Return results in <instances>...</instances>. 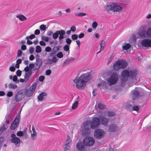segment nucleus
<instances>
[{
  "label": "nucleus",
  "instance_id": "1",
  "mask_svg": "<svg viewBox=\"0 0 151 151\" xmlns=\"http://www.w3.org/2000/svg\"><path fill=\"white\" fill-rule=\"evenodd\" d=\"M92 77L89 72L82 74L79 77L76 76L73 81L76 84V87L79 89L84 88L86 86V83L90 80Z\"/></svg>",
  "mask_w": 151,
  "mask_h": 151
},
{
  "label": "nucleus",
  "instance_id": "2",
  "mask_svg": "<svg viewBox=\"0 0 151 151\" xmlns=\"http://www.w3.org/2000/svg\"><path fill=\"white\" fill-rule=\"evenodd\" d=\"M104 9L106 11L109 13L111 12H119L123 9V8L120 6L117 5L114 2L107 3L104 7Z\"/></svg>",
  "mask_w": 151,
  "mask_h": 151
},
{
  "label": "nucleus",
  "instance_id": "3",
  "mask_svg": "<svg viewBox=\"0 0 151 151\" xmlns=\"http://www.w3.org/2000/svg\"><path fill=\"white\" fill-rule=\"evenodd\" d=\"M122 73L128 78H130L133 81L132 83L136 82L137 81L136 76L138 74L137 70L135 69H125L123 70Z\"/></svg>",
  "mask_w": 151,
  "mask_h": 151
},
{
  "label": "nucleus",
  "instance_id": "4",
  "mask_svg": "<svg viewBox=\"0 0 151 151\" xmlns=\"http://www.w3.org/2000/svg\"><path fill=\"white\" fill-rule=\"evenodd\" d=\"M36 86V84L33 83L29 88L27 89H22V90L24 92L23 93L25 96L26 95L28 97L31 96L34 92Z\"/></svg>",
  "mask_w": 151,
  "mask_h": 151
},
{
  "label": "nucleus",
  "instance_id": "5",
  "mask_svg": "<svg viewBox=\"0 0 151 151\" xmlns=\"http://www.w3.org/2000/svg\"><path fill=\"white\" fill-rule=\"evenodd\" d=\"M139 36L142 38L150 37L151 38V27L148 28L147 31L142 30L139 32Z\"/></svg>",
  "mask_w": 151,
  "mask_h": 151
},
{
  "label": "nucleus",
  "instance_id": "6",
  "mask_svg": "<svg viewBox=\"0 0 151 151\" xmlns=\"http://www.w3.org/2000/svg\"><path fill=\"white\" fill-rule=\"evenodd\" d=\"M118 80V76L117 73L114 72L110 78H108L107 81L110 86L116 83Z\"/></svg>",
  "mask_w": 151,
  "mask_h": 151
},
{
  "label": "nucleus",
  "instance_id": "7",
  "mask_svg": "<svg viewBox=\"0 0 151 151\" xmlns=\"http://www.w3.org/2000/svg\"><path fill=\"white\" fill-rule=\"evenodd\" d=\"M89 122L86 121L83 123L82 127V130L83 134L85 135H89L90 132Z\"/></svg>",
  "mask_w": 151,
  "mask_h": 151
},
{
  "label": "nucleus",
  "instance_id": "8",
  "mask_svg": "<svg viewBox=\"0 0 151 151\" xmlns=\"http://www.w3.org/2000/svg\"><path fill=\"white\" fill-rule=\"evenodd\" d=\"M106 135L105 132L102 129H96L94 132V136L97 139H100L104 137Z\"/></svg>",
  "mask_w": 151,
  "mask_h": 151
},
{
  "label": "nucleus",
  "instance_id": "9",
  "mask_svg": "<svg viewBox=\"0 0 151 151\" xmlns=\"http://www.w3.org/2000/svg\"><path fill=\"white\" fill-rule=\"evenodd\" d=\"M95 143L94 139L91 137H87L85 138L83 141V143L85 146L90 147L93 145Z\"/></svg>",
  "mask_w": 151,
  "mask_h": 151
},
{
  "label": "nucleus",
  "instance_id": "10",
  "mask_svg": "<svg viewBox=\"0 0 151 151\" xmlns=\"http://www.w3.org/2000/svg\"><path fill=\"white\" fill-rule=\"evenodd\" d=\"M100 123L99 119L97 117L93 118L91 122H90L91 128L94 129L99 127Z\"/></svg>",
  "mask_w": 151,
  "mask_h": 151
},
{
  "label": "nucleus",
  "instance_id": "11",
  "mask_svg": "<svg viewBox=\"0 0 151 151\" xmlns=\"http://www.w3.org/2000/svg\"><path fill=\"white\" fill-rule=\"evenodd\" d=\"M20 114H18L16 116L15 119L12 123L10 128L12 130H14L18 127L20 121Z\"/></svg>",
  "mask_w": 151,
  "mask_h": 151
},
{
  "label": "nucleus",
  "instance_id": "12",
  "mask_svg": "<svg viewBox=\"0 0 151 151\" xmlns=\"http://www.w3.org/2000/svg\"><path fill=\"white\" fill-rule=\"evenodd\" d=\"M24 92L22 89L18 91L15 95L14 99L17 102H18L21 101L25 97L23 93Z\"/></svg>",
  "mask_w": 151,
  "mask_h": 151
},
{
  "label": "nucleus",
  "instance_id": "13",
  "mask_svg": "<svg viewBox=\"0 0 151 151\" xmlns=\"http://www.w3.org/2000/svg\"><path fill=\"white\" fill-rule=\"evenodd\" d=\"M12 138L11 140L12 142L17 147L19 146L20 144V140L19 138L16 137V135L14 133L12 134L11 135Z\"/></svg>",
  "mask_w": 151,
  "mask_h": 151
},
{
  "label": "nucleus",
  "instance_id": "14",
  "mask_svg": "<svg viewBox=\"0 0 151 151\" xmlns=\"http://www.w3.org/2000/svg\"><path fill=\"white\" fill-rule=\"evenodd\" d=\"M142 46L145 47H151V39H144L141 41Z\"/></svg>",
  "mask_w": 151,
  "mask_h": 151
},
{
  "label": "nucleus",
  "instance_id": "15",
  "mask_svg": "<svg viewBox=\"0 0 151 151\" xmlns=\"http://www.w3.org/2000/svg\"><path fill=\"white\" fill-rule=\"evenodd\" d=\"M118 127L117 125L115 124H111L109 125L108 131L109 133L116 132L118 131Z\"/></svg>",
  "mask_w": 151,
  "mask_h": 151
},
{
  "label": "nucleus",
  "instance_id": "16",
  "mask_svg": "<svg viewBox=\"0 0 151 151\" xmlns=\"http://www.w3.org/2000/svg\"><path fill=\"white\" fill-rule=\"evenodd\" d=\"M72 142V140L69 136H67V139L66 142V143L64 147V151H70V144Z\"/></svg>",
  "mask_w": 151,
  "mask_h": 151
},
{
  "label": "nucleus",
  "instance_id": "17",
  "mask_svg": "<svg viewBox=\"0 0 151 151\" xmlns=\"http://www.w3.org/2000/svg\"><path fill=\"white\" fill-rule=\"evenodd\" d=\"M101 121V124L104 126L107 125L109 122V119L108 118L101 115L99 116V118Z\"/></svg>",
  "mask_w": 151,
  "mask_h": 151
},
{
  "label": "nucleus",
  "instance_id": "18",
  "mask_svg": "<svg viewBox=\"0 0 151 151\" xmlns=\"http://www.w3.org/2000/svg\"><path fill=\"white\" fill-rule=\"evenodd\" d=\"M118 61L121 69H124L127 66V62L126 60H121Z\"/></svg>",
  "mask_w": 151,
  "mask_h": 151
},
{
  "label": "nucleus",
  "instance_id": "19",
  "mask_svg": "<svg viewBox=\"0 0 151 151\" xmlns=\"http://www.w3.org/2000/svg\"><path fill=\"white\" fill-rule=\"evenodd\" d=\"M121 76L120 80V84L123 86H125L126 82L128 78L122 73H121Z\"/></svg>",
  "mask_w": 151,
  "mask_h": 151
},
{
  "label": "nucleus",
  "instance_id": "20",
  "mask_svg": "<svg viewBox=\"0 0 151 151\" xmlns=\"http://www.w3.org/2000/svg\"><path fill=\"white\" fill-rule=\"evenodd\" d=\"M42 63V59L36 60L35 63V66L34 68V70L39 69Z\"/></svg>",
  "mask_w": 151,
  "mask_h": 151
},
{
  "label": "nucleus",
  "instance_id": "21",
  "mask_svg": "<svg viewBox=\"0 0 151 151\" xmlns=\"http://www.w3.org/2000/svg\"><path fill=\"white\" fill-rule=\"evenodd\" d=\"M81 142L79 141L76 144V147L79 151L85 150V145Z\"/></svg>",
  "mask_w": 151,
  "mask_h": 151
},
{
  "label": "nucleus",
  "instance_id": "22",
  "mask_svg": "<svg viewBox=\"0 0 151 151\" xmlns=\"http://www.w3.org/2000/svg\"><path fill=\"white\" fill-rule=\"evenodd\" d=\"M75 60V58L73 57L67 58L63 64V66L64 67L66 65L73 62Z\"/></svg>",
  "mask_w": 151,
  "mask_h": 151
},
{
  "label": "nucleus",
  "instance_id": "23",
  "mask_svg": "<svg viewBox=\"0 0 151 151\" xmlns=\"http://www.w3.org/2000/svg\"><path fill=\"white\" fill-rule=\"evenodd\" d=\"M98 86L101 89L104 88L105 89H107L108 88V84L105 81H101L100 83H99Z\"/></svg>",
  "mask_w": 151,
  "mask_h": 151
},
{
  "label": "nucleus",
  "instance_id": "24",
  "mask_svg": "<svg viewBox=\"0 0 151 151\" xmlns=\"http://www.w3.org/2000/svg\"><path fill=\"white\" fill-rule=\"evenodd\" d=\"M58 61V59L55 57L53 56L52 59H48L46 63L47 64L50 65L53 63H55Z\"/></svg>",
  "mask_w": 151,
  "mask_h": 151
},
{
  "label": "nucleus",
  "instance_id": "25",
  "mask_svg": "<svg viewBox=\"0 0 151 151\" xmlns=\"http://www.w3.org/2000/svg\"><path fill=\"white\" fill-rule=\"evenodd\" d=\"M58 31L59 35H60V36L58 37V39L59 40H60L65 37V36H64L65 33V30L62 29Z\"/></svg>",
  "mask_w": 151,
  "mask_h": 151
},
{
  "label": "nucleus",
  "instance_id": "26",
  "mask_svg": "<svg viewBox=\"0 0 151 151\" xmlns=\"http://www.w3.org/2000/svg\"><path fill=\"white\" fill-rule=\"evenodd\" d=\"M137 88H135V89L133 90L132 91V95L133 98L134 99L138 97L139 95V91L137 90Z\"/></svg>",
  "mask_w": 151,
  "mask_h": 151
},
{
  "label": "nucleus",
  "instance_id": "27",
  "mask_svg": "<svg viewBox=\"0 0 151 151\" xmlns=\"http://www.w3.org/2000/svg\"><path fill=\"white\" fill-rule=\"evenodd\" d=\"M95 107L96 110H98V109L102 110L105 108L106 106L102 103H99L97 105L96 104Z\"/></svg>",
  "mask_w": 151,
  "mask_h": 151
},
{
  "label": "nucleus",
  "instance_id": "28",
  "mask_svg": "<svg viewBox=\"0 0 151 151\" xmlns=\"http://www.w3.org/2000/svg\"><path fill=\"white\" fill-rule=\"evenodd\" d=\"M17 135L18 136H23L24 138L26 139L28 137V135L27 134L24 133L22 131H18L17 133Z\"/></svg>",
  "mask_w": 151,
  "mask_h": 151
},
{
  "label": "nucleus",
  "instance_id": "29",
  "mask_svg": "<svg viewBox=\"0 0 151 151\" xmlns=\"http://www.w3.org/2000/svg\"><path fill=\"white\" fill-rule=\"evenodd\" d=\"M113 67L114 70L116 71L118 70L119 69H121L118 60L116 61L115 63H114Z\"/></svg>",
  "mask_w": 151,
  "mask_h": 151
},
{
  "label": "nucleus",
  "instance_id": "30",
  "mask_svg": "<svg viewBox=\"0 0 151 151\" xmlns=\"http://www.w3.org/2000/svg\"><path fill=\"white\" fill-rule=\"evenodd\" d=\"M56 47H55L52 48L50 54V57L54 56L58 52V48H57Z\"/></svg>",
  "mask_w": 151,
  "mask_h": 151
},
{
  "label": "nucleus",
  "instance_id": "31",
  "mask_svg": "<svg viewBox=\"0 0 151 151\" xmlns=\"http://www.w3.org/2000/svg\"><path fill=\"white\" fill-rule=\"evenodd\" d=\"M47 96V94L44 92H42L38 96V99L40 101H41L43 100L44 96Z\"/></svg>",
  "mask_w": 151,
  "mask_h": 151
},
{
  "label": "nucleus",
  "instance_id": "32",
  "mask_svg": "<svg viewBox=\"0 0 151 151\" xmlns=\"http://www.w3.org/2000/svg\"><path fill=\"white\" fill-rule=\"evenodd\" d=\"M32 72L30 71L29 72H26L25 74L24 79L25 82L27 81L29 79L30 76L31 75Z\"/></svg>",
  "mask_w": 151,
  "mask_h": 151
},
{
  "label": "nucleus",
  "instance_id": "33",
  "mask_svg": "<svg viewBox=\"0 0 151 151\" xmlns=\"http://www.w3.org/2000/svg\"><path fill=\"white\" fill-rule=\"evenodd\" d=\"M16 17L18 18L20 21H24L27 19V18L22 14H20L16 16Z\"/></svg>",
  "mask_w": 151,
  "mask_h": 151
},
{
  "label": "nucleus",
  "instance_id": "34",
  "mask_svg": "<svg viewBox=\"0 0 151 151\" xmlns=\"http://www.w3.org/2000/svg\"><path fill=\"white\" fill-rule=\"evenodd\" d=\"M126 109L130 111H132V106L129 103H127L125 105Z\"/></svg>",
  "mask_w": 151,
  "mask_h": 151
},
{
  "label": "nucleus",
  "instance_id": "35",
  "mask_svg": "<svg viewBox=\"0 0 151 151\" xmlns=\"http://www.w3.org/2000/svg\"><path fill=\"white\" fill-rule=\"evenodd\" d=\"M37 137L36 131L32 132V133L31 134V137L32 140H35Z\"/></svg>",
  "mask_w": 151,
  "mask_h": 151
},
{
  "label": "nucleus",
  "instance_id": "36",
  "mask_svg": "<svg viewBox=\"0 0 151 151\" xmlns=\"http://www.w3.org/2000/svg\"><path fill=\"white\" fill-rule=\"evenodd\" d=\"M131 47V45L129 43L123 46L122 49L123 50H127L129 49Z\"/></svg>",
  "mask_w": 151,
  "mask_h": 151
},
{
  "label": "nucleus",
  "instance_id": "37",
  "mask_svg": "<svg viewBox=\"0 0 151 151\" xmlns=\"http://www.w3.org/2000/svg\"><path fill=\"white\" fill-rule=\"evenodd\" d=\"M58 31L57 30L53 34L52 37L54 39H57L59 37Z\"/></svg>",
  "mask_w": 151,
  "mask_h": 151
},
{
  "label": "nucleus",
  "instance_id": "38",
  "mask_svg": "<svg viewBox=\"0 0 151 151\" xmlns=\"http://www.w3.org/2000/svg\"><path fill=\"white\" fill-rule=\"evenodd\" d=\"M78 102L76 101L74 102L72 105V108L73 109H75L78 107Z\"/></svg>",
  "mask_w": 151,
  "mask_h": 151
},
{
  "label": "nucleus",
  "instance_id": "39",
  "mask_svg": "<svg viewBox=\"0 0 151 151\" xmlns=\"http://www.w3.org/2000/svg\"><path fill=\"white\" fill-rule=\"evenodd\" d=\"M8 87L10 88H13V89H15L17 87V86L15 84H13L12 83H10L9 84Z\"/></svg>",
  "mask_w": 151,
  "mask_h": 151
},
{
  "label": "nucleus",
  "instance_id": "40",
  "mask_svg": "<svg viewBox=\"0 0 151 151\" xmlns=\"http://www.w3.org/2000/svg\"><path fill=\"white\" fill-rule=\"evenodd\" d=\"M6 128L5 127L4 125H3L2 126H0V135L4 130H6Z\"/></svg>",
  "mask_w": 151,
  "mask_h": 151
},
{
  "label": "nucleus",
  "instance_id": "41",
  "mask_svg": "<svg viewBox=\"0 0 151 151\" xmlns=\"http://www.w3.org/2000/svg\"><path fill=\"white\" fill-rule=\"evenodd\" d=\"M42 51L41 47L40 46H37L36 47L35 52L37 53H40Z\"/></svg>",
  "mask_w": 151,
  "mask_h": 151
},
{
  "label": "nucleus",
  "instance_id": "42",
  "mask_svg": "<svg viewBox=\"0 0 151 151\" xmlns=\"http://www.w3.org/2000/svg\"><path fill=\"white\" fill-rule=\"evenodd\" d=\"M63 49L65 51L68 52V54L69 53V47L68 45H66L63 47Z\"/></svg>",
  "mask_w": 151,
  "mask_h": 151
},
{
  "label": "nucleus",
  "instance_id": "43",
  "mask_svg": "<svg viewBox=\"0 0 151 151\" xmlns=\"http://www.w3.org/2000/svg\"><path fill=\"white\" fill-rule=\"evenodd\" d=\"M42 40L46 42H47L49 41V38L48 37L42 36L41 37Z\"/></svg>",
  "mask_w": 151,
  "mask_h": 151
},
{
  "label": "nucleus",
  "instance_id": "44",
  "mask_svg": "<svg viewBox=\"0 0 151 151\" xmlns=\"http://www.w3.org/2000/svg\"><path fill=\"white\" fill-rule=\"evenodd\" d=\"M24 70L26 72H29L30 71H31V72H32V69H30V68L29 67V66H26L25 68H24Z\"/></svg>",
  "mask_w": 151,
  "mask_h": 151
},
{
  "label": "nucleus",
  "instance_id": "45",
  "mask_svg": "<svg viewBox=\"0 0 151 151\" xmlns=\"http://www.w3.org/2000/svg\"><path fill=\"white\" fill-rule=\"evenodd\" d=\"M35 36L34 34H32L30 35L29 36H27L26 37V39L27 40H28L29 39L31 40L34 38H35Z\"/></svg>",
  "mask_w": 151,
  "mask_h": 151
},
{
  "label": "nucleus",
  "instance_id": "46",
  "mask_svg": "<svg viewBox=\"0 0 151 151\" xmlns=\"http://www.w3.org/2000/svg\"><path fill=\"white\" fill-rule=\"evenodd\" d=\"M115 115V113L112 111H109L107 113V116L110 117L113 116Z\"/></svg>",
  "mask_w": 151,
  "mask_h": 151
},
{
  "label": "nucleus",
  "instance_id": "47",
  "mask_svg": "<svg viewBox=\"0 0 151 151\" xmlns=\"http://www.w3.org/2000/svg\"><path fill=\"white\" fill-rule=\"evenodd\" d=\"M86 15V14L84 13H76L75 15L76 16L82 17Z\"/></svg>",
  "mask_w": 151,
  "mask_h": 151
},
{
  "label": "nucleus",
  "instance_id": "48",
  "mask_svg": "<svg viewBox=\"0 0 151 151\" xmlns=\"http://www.w3.org/2000/svg\"><path fill=\"white\" fill-rule=\"evenodd\" d=\"M57 57L59 58H61L63 57V54L62 52H60L57 54Z\"/></svg>",
  "mask_w": 151,
  "mask_h": 151
},
{
  "label": "nucleus",
  "instance_id": "49",
  "mask_svg": "<svg viewBox=\"0 0 151 151\" xmlns=\"http://www.w3.org/2000/svg\"><path fill=\"white\" fill-rule=\"evenodd\" d=\"M40 29L43 31L45 30L46 29V26L44 24H42L40 26Z\"/></svg>",
  "mask_w": 151,
  "mask_h": 151
},
{
  "label": "nucleus",
  "instance_id": "50",
  "mask_svg": "<svg viewBox=\"0 0 151 151\" xmlns=\"http://www.w3.org/2000/svg\"><path fill=\"white\" fill-rule=\"evenodd\" d=\"M53 32L52 31L49 30L47 31V35L49 37H51L52 35Z\"/></svg>",
  "mask_w": 151,
  "mask_h": 151
},
{
  "label": "nucleus",
  "instance_id": "51",
  "mask_svg": "<svg viewBox=\"0 0 151 151\" xmlns=\"http://www.w3.org/2000/svg\"><path fill=\"white\" fill-rule=\"evenodd\" d=\"M139 109V107L137 106H134L132 107V111H137Z\"/></svg>",
  "mask_w": 151,
  "mask_h": 151
},
{
  "label": "nucleus",
  "instance_id": "52",
  "mask_svg": "<svg viewBox=\"0 0 151 151\" xmlns=\"http://www.w3.org/2000/svg\"><path fill=\"white\" fill-rule=\"evenodd\" d=\"M13 81L14 82H16V83H19V80H17V77L16 76H14L13 78Z\"/></svg>",
  "mask_w": 151,
  "mask_h": 151
},
{
  "label": "nucleus",
  "instance_id": "53",
  "mask_svg": "<svg viewBox=\"0 0 151 151\" xmlns=\"http://www.w3.org/2000/svg\"><path fill=\"white\" fill-rule=\"evenodd\" d=\"M97 25L98 24L96 22H94L92 23V27L93 28L95 29L97 27Z\"/></svg>",
  "mask_w": 151,
  "mask_h": 151
},
{
  "label": "nucleus",
  "instance_id": "54",
  "mask_svg": "<svg viewBox=\"0 0 151 151\" xmlns=\"http://www.w3.org/2000/svg\"><path fill=\"white\" fill-rule=\"evenodd\" d=\"M78 38V36L76 34H73L72 35L71 38L73 40H77Z\"/></svg>",
  "mask_w": 151,
  "mask_h": 151
},
{
  "label": "nucleus",
  "instance_id": "55",
  "mask_svg": "<svg viewBox=\"0 0 151 151\" xmlns=\"http://www.w3.org/2000/svg\"><path fill=\"white\" fill-rule=\"evenodd\" d=\"M29 52L30 54H32L34 51V48L33 47H30L29 48Z\"/></svg>",
  "mask_w": 151,
  "mask_h": 151
},
{
  "label": "nucleus",
  "instance_id": "56",
  "mask_svg": "<svg viewBox=\"0 0 151 151\" xmlns=\"http://www.w3.org/2000/svg\"><path fill=\"white\" fill-rule=\"evenodd\" d=\"M66 42L67 44L70 45L72 42V40L69 38H68L66 39Z\"/></svg>",
  "mask_w": 151,
  "mask_h": 151
},
{
  "label": "nucleus",
  "instance_id": "57",
  "mask_svg": "<svg viewBox=\"0 0 151 151\" xmlns=\"http://www.w3.org/2000/svg\"><path fill=\"white\" fill-rule=\"evenodd\" d=\"M22 51L21 50H18L17 52V57H19L22 54Z\"/></svg>",
  "mask_w": 151,
  "mask_h": 151
},
{
  "label": "nucleus",
  "instance_id": "58",
  "mask_svg": "<svg viewBox=\"0 0 151 151\" xmlns=\"http://www.w3.org/2000/svg\"><path fill=\"white\" fill-rule=\"evenodd\" d=\"M97 89L96 88L93 91V96H96L97 93Z\"/></svg>",
  "mask_w": 151,
  "mask_h": 151
},
{
  "label": "nucleus",
  "instance_id": "59",
  "mask_svg": "<svg viewBox=\"0 0 151 151\" xmlns=\"http://www.w3.org/2000/svg\"><path fill=\"white\" fill-rule=\"evenodd\" d=\"M22 71L20 70H18L16 72V74L18 76H20L21 75Z\"/></svg>",
  "mask_w": 151,
  "mask_h": 151
},
{
  "label": "nucleus",
  "instance_id": "60",
  "mask_svg": "<svg viewBox=\"0 0 151 151\" xmlns=\"http://www.w3.org/2000/svg\"><path fill=\"white\" fill-rule=\"evenodd\" d=\"M106 43V42L104 40H102L101 41L100 45V46H105V44Z\"/></svg>",
  "mask_w": 151,
  "mask_h": 151
},
{
  "label": "nucleus",
  "instance_id": "61",
  "mask_svg": "<svg viewBox=\"0 0 151 151\" xmlns=\"http://www.w3.org/2000/svg\"><path fill=\"white\" fill-rule=\"evenodd\" d=\"M51 50V48L50 47H47L45 48V51L46 52H50Z\"/></svg>",
  "mask_w": 151,
  "mask_h": 151
},
{
  "label": "nucleus",
  "instance_id": "62",
  "mask_svg": "<svg viewBox=\"0 0 151 151\" xmlns=\"http://www.w3.org/2000/svg\"><path fill=\"white\" fill-rule=\"evenodd\" d=\"M51 73V71L50 70H47L46 72V74L47 76L50 75Z\"/></svg>",
  "mask_w": 151,
  "mask_h": 151
},
{
  "label": "nucleus",
  "instance_id": "63",
  "mask_svg": "<svg viewBox=\"0 0 151 151\" xmlns=\"http://www.w3.org/2000/svg\"><path fill=\"white\" fill-rule=\"evenodd\" d=\"M13 93L12 91H9L8 92L7 96L9 97H11L13 96Z\"/></svg>",
  "mask_w": 151,
  "mask_h": 151
},
{
  "label": "nucleus",
  "instance_id": "64",
  "mask_svg": "<svg viewBox=\"0 0 151 151\" xmlns=\"http://www.w3.org/2000/svg\"><path fill=\"white\" fill-rule=\"evenodd\" d=\"M45 79V77L43 76H40L39 78V81H40L42 82Z\"/></svg>",
  "mask_w": 151,
  "mask_h": 151
}]
</instances>
